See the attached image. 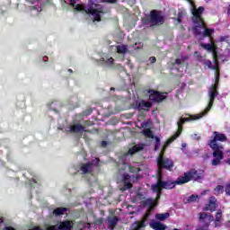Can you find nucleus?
<instances>
[{
  "instance_id": "obj_1",
  "label": "nucleus",
  "mask_w": 230,
  "mask_h": 230,
  "mask_svg": "<svg viewBox=\"0 0 230 230\" xmlns=\"http://www.w3.org/2000/svg\"><path fill=\"white\" fill-rule=\"evenodd\" d=\"M213 136L212 139L208 141V146L213 150L212 155L215 158L212 160L211 164L212 166H220L224 159V146L217 142L226 143L227 136L217 131H214Z\"/></svg>"
},
{
  "instance_id": "obj_2",
  "label": "nucleus",
  "mask_w": 230,
  "mask_h": 230,
  "mask_svg": "<svg viewBox=\"0 0 230 230\" xmlns=\"http://www.w3.org/2000/svg\"><path fill=\"white\" fill-rule=\"evenodd\" d=\"M217 198L215 196H211L208 198V204L203 208L204 212H199L198 214L199 222L202 224L196 230H209V226H211V222L215 220V217L212 214H208L206 211H210V213H215L217 211V208H218V204L217 203Z\"/></svg>"
},
{
  "instance_id": "obj_3",
  "label": "nucleus",
  "mask_w": 230,
  "mask_h": 230,
  "mask_svg": "<svg viewBox=\"0 0 230 230\" xmlns=\"http://www.w3.org/2000/svg\"><path fill=\"white\" fill-rule=\"evenodd\" d=\"M220 84V74L216 73L215 74V83L212 84L209 88L208 91V96H209V101L207 108L199 114L196 115H191L193 119H200V118H204L209 111L213 108V104L215 103V98L218 96V85Z\"/></svg>"
},
{
  "instance_id": "obj_4",
  "label": "nucleus",
  "mask_w": 230,
  "mask_h": 230,
  "mask_svg": "<svg viewBox=\"0 0 230 230\" xmlns=\"http://www.w3.org/2000/svg\"><path fill=\"white\" fill-rule=\"evenodd\" d=\"M197 120V119H193V117L190 115V117L189 118H181L179 119V121L177 122V126H178V129L177 132L172 135L169 139H167V141L165 142V145L163 146V149L161 152H165L166 148H168L169 145H172V142L175 141V139H177V137H179V136H181V134H182V130H183V125L185 123H188V121H195Z\"/></svg>"
},
{
  "instance_id": "obj_5",
  "label": "nucleus",
  "mask_w": 230,
  "mask_h": 230,
  "mask_svg": "<svg viewBox=\"0 0 230 230\" xmlns=\"http://www.w3.org/2000/svg\"><path fill=\"white\" fill-rule=\"evenodd\" d=\"M197 171L196 169H190L183 173L182 176H180L178 184H188L190 181H200L204 179V171Z\"/></svg>"
},
{
  "instance_id": "obj_6",
  "label": "nucleus",
  "mask_w": 230,
  "mask_h": 230,
  "mask_svg": "<svg viewBox=\"0 0 230 230\" xmlns=\"http://www.w3.org/2000/svg\"><path fill=\"white\" fill-rule=\"evenodd\" d=\"M156 163L158 166V175L159 173H163V170H168V172L173 170L174 164L171 159L164 157V152H160Z\"/></svg>"
},
{
  "instance_id": "obj_7",
  "label": "nucleus",
  "mask_w": 230,
  "mask_h": 230,
  "mask_svg": "<svg viewBox=\"0 0 230 230\" xmlns=\"http://www.w3.org/2000/svg\"><path fill=\"white\" fill-rule=\"evenodd\" d=\"M181 176L176 179V181H163V173L159 172L157 182L153 186V190H157V188H163L164 190H173L175 186H182V183H178Z\"/></svg>"
},
{
  "instance_id": "obj_8",
  "label": "nucleus",
  "mask_w": 230,
  "mask_h": 230,
  "mask_svg": "<svg viewBox=\"0 0 230 230\" xmlns=\"http://www.w3.org/2000/svg\"><path fill=\"white\" fill-rule=\"evenodd\" d=\"M147 22L152 26H161L164 24V16L159 13L157 10H152L150 12L149 17L147 18Z\"/></svg>"
},
{
  "instance_id": "obj_9",
  "label": "nucleus",
  "mask_w": 230,
  "mask_h": 230,
  "mask_svg": "<svg viewBox=\"0 0 230 230\" xmlns=\"http://www.w3.org/2000/svg\"><path fill=\"white\" fill-rule=\"evenodd\" d=\"M204 6H199L197 8L195 4L192 5L191 13H192V22L193 24H199L202 26L204 22V18H202V14L204 13Z\"/></svg>"
},
{
  "instance_id": "obj_10",
  "label": "nucleus",
  "mask_w": 230,
  "mask_h": 230,
  "mask_svg": "<svg viewBox=\"0 0 230 230\" xmlns=\"http://www.w3.org/2000/svg\"><path fill=\"white\" fill-rule=\"evenodd\" d=\"M149 100L155 103H163L168 98V93L159 92L157 90H148Z\"/></svg>"
},
{
  "instance_id": "obj_11",
  "label": "nucleus",
  "mask_w": 230,
  "mask_h": 230,
  "mask_svg": "<svg viewBox=\"0 0 230 230\" xmlns=\"http://www.w3.org/2000/svg\"><path fill=\"white\" fill-rule=\"evenodd\" d=\"M93 166H100V158H96L95 160H92L86 164H82L80 170L82 171L83 175L91 173L93 172Z\"/></svg>"
},
{
  "instance_id": "obj_12",
  "label": "nucleus",
  "mask_w": 230,
  "mask_h": 230,
  "mask_svg": "<svg viewBox=\"0 0 230 230\" xmlns=\"http://www.w3.org/2000/svg\"><path fill=\"white\" fill-rule=\"evenodd\" d=\"M155 190L158 191L156 198L155 199L148 198L144 201V205L148 206L149 209H154V208H157V206H159V200L161 199V191L158 188H156V190Z\"/></svg>"
},
{
  "instance_id": "obj_13",
  "label": "nucleus",
  "mask_w": 230,
  "mask_h": 230,
  "mask_svg": "<svg viewBox=\"0 0 230 230\" xmlns=\"http://www.w3.org/2000/svg\"><path fill=\"white\" fill-rule=\"evenodd\" d=\"M97 4H91V6H89L88 9H85V13H88L89 15H93V21H97L100 22L102 21V16L100 13H102V11L96 9Z\"/></svg>"
},
{
  "instance_id": "obj_14",
  "label": "nucleus",
  "mask_w": 230,
  "mask_h": 230,
  "mask_svg": "<svg viewBox=\"0 0 230 230\" xmlns=\"http://www.w3.org/2000/svg\"><path fill=\"white\" fill-rule=\"evenodd\" d=\"M67 132H70V134H78L79 132H90L89 130L85 129V127H84L82 124H74L69 127V130Z\"/></svg>"
},
{
  "instance_id": "obj_15",
  "label": "nucleus",
  "mask_w": 230,
  "mask_h": 230,
  "mask_svg": "<svg viewBox=\"0 0 230 230\" xmlns=\"http://www.w3.org/2000/svg\"><path fill=\"white\" fill-rule=\"evenodd\" d=\"M186 63V57H181L174 60V62L172 63V66L173 69H177L180 73H182V70H181V67L184 66Z\"/></svg>"
},
{
  "instance_id": "obj_16",
  "label": "nucleus",
  "mask_w": 230,
  "mask_h": 230,
  "mask_svg": "<svg viewBox=\"0 0 230 230\" xmlns=\"http://www.w3.org/2000/svg\"><path fill=\"white\" fill-rule=\"evenodd\" d=\"M136 105L137 111H149L148 109L152 108V102H145V100H141Z\"/></svg>"
},
{
  "instance_id": "obj_17",
  "label": "nucleus",
  "mask_w": 230,
  "mask_h": 230,
  "mask_svg": "<svg viewBox=\"0 0 230 230\" xmlns=\"http://www.w3.org/2000/svg\"><path fill=\"white\" fill-rule=\"evenodd\" d=\"M149 227L154 230H166V226L164 224L155 220L150 222Z\"/></svg>"
},
{
  "instance_id": "obj_18",
  "label": "nucleus",
  "mask_w": 230,
  "mask_h": 230,
  "mask_svg": "<svg viewBox=\"0 0 230 230\" xmlns=\"http://www.w3.org/2000/svg\"><path fill=\"white\" fill-rule=\"evenodd\" d=\"M148 220V215H146L142 220L140 221H136L134 223V226H135V229L137 230H141L145 227H146V221Z\"/></svg>"
},
{
  "instance_id": "obj_19",
  "label": "nucleus",
  "mask_w": 230,
  "mask_h": 230,
  "mask_svg": "<svg viewBox=\"0 0 230 230\" xmlns=\"http://www.w3.org/2000/svg\"><path fill=\"white\" fill-rule=\"evenodd\" d=\"M212 55H213V62L216 65L212 66L210 69H213V71H216V73H218V75H220V66L218 65V54L217 53V51L214 50Z\"/></svg>"
},
{
  "instance_id": "obj_20",
  "label": "nucleus",
  "mask_w": 230,
  "mask_h": 230,
  "mask_svg": "<svg viewBox=\"0 0 230 230\" xmlns=\"http://www.w3.org/2000/svg\"><path fill=\"white\" fill-rule=\"evenodd\" d=\"M107 221H108L109 229L113 230L114 227L118 226V222H119V218H118V217L116 216L108 217Z\"/></svg>"
},
{
  "instance_id": "obj_21",
  "label": "nucleus",
  "mask_w": 230,
  "mask_h": 230,
  "mask_svg": "<svg viewBox=\"0 0 230 230\" xmlns=\"http://www.w3.org/2000/svg\"><path fill=\"white\" fill-rule=\"evenodd\" d=\"M212 33H215V29L205 28L203 33L201 34V38H199V40H204L206 37H208L211 42H213Z\"/></svg>"
},
{
  "instance_id": "obj_22",
  "label": "nucleus",
  "mask_w": 230,
  "mask_h": 230,
  "mask_svg": "<svg viewBox=\"0 0 230 230\" xmlns=\"http://www.w3.org/2000/svg\"><path fill=\"white\" fill-rule=\"evenodd\" d=\"M196 26H194L192 28V31L193 34L195 35V37H199L200 35H202V31L200 29H204L206 27V22H203V23L201 25L199 24H195Z\"/></svg>"
},
{
  "instance_id": "obj_23",
  "label": "nucleus",
  "mask_w": 230,
  "mask_h": 230,
  "mask_svg": "<svg viewBox=\"0 0 230 230\" xmlns=\"http://www.w3.org/2000/svg\"><path fill=\"white\" fill-rule=\"evenodd\" d=\"M215 227H220L222 226V209H218L216 213Z\"/></svg>"
},
{
  "instance_id": "obj_24",
  "label": "nucleus",
  "mask_w": 230,
  "mask_h": 230,
  "mask_svg": "<svg viewBox=\"0 0 230 230\" xmlns=\"http://www.w3.org/2000/svg\"><path fill=\"white\" fill-rule=\"evenodd\" d=\"M72 228H73V225L69 220L63 221L58 226L59 230H71Z\"/></svg>"
},
{
  "instance_id": "obj_25",
  "label": "nucleus",
  "mask_w": 230,
  "mask_h": 230,
  "mask_svg": "<svg viewBox=\"0 0 230 230\" xmlns=\"http://www.w3.org/2000/svg\"><path fill=\"white\" fill-rule=\"evenodd\" d=\"M64 213H67V208L59 207L53 210L52 215L60 217V215H64Z\"/></svg>"
},
{
  "instance_id": "obj_26",
  "label": "nucleus",
  "mask_w": 230,
  "mask_h": 230,
  "mask_svg": "<svg viewBox=\"0 0 230 230\" xmlns=\"http://www.w3.org/2000/svg\"><path fill=\"white\" fill-rule=\"evenodd\" d=\"M156 220H159L160 222H164L167 218H170V213L165 212V213H158L155 215Z\"/></svg>"
},
{
  "instance_id": "obj_27",
  "label": "nucleus",
  "mask_w": 230,
  "mask_h": 230,
  "mask_svg": "<svg viewBox=\"0 0 230 230\" xmlns=\"http://www.w3.org/2000/svg\"><path fill=\"white\" fill-rule=\"evenodd\" d=\"M128 51V46H127V45L117 46V53L119 55H127Z\"/></svg>"
},
{
  "instance_id": "obj_28",
  "label": "nucleus",
  "mask_w": 230,
  "mask_h": 230,
  "mask_svg": "<svg viewBox=\"0 0 230 230\" xmlns=\"http://www.w3.org/2000/svg\"><path fill=\"white\" fill-rule=\"evenodd\" d=\"M222 193H224V186L223 185H217L214 189V195H217V197H218V195H222Z\"/></svg>"
},
{
  "instance_id": "obj_29",
  "label": "nucleus",
  "mask_w": 230,
  "mask_h": 230,
  "mask_svg": "<svg viewBox=\"0 0 230 230\" xmlns=\"http://www.w3.org/2000/svg\"><path fill=\"white\" fill-rule=\"evenodd\" d=\"M184 15H185V13L181 9H179L177 18H176V21L179 24L182 22V19L184 18Z\"/></svg>"
},
{
  "instance_id": "obj_30",
  "label": "nucleus",
  "mask_w": 230,
  "mask_h": 230,
  "mask_svg": "<svg viewBox=\"0 0 230 230\" xmlns=\"http://www.w3.org/2000/svg\"><path fill=\"white\" fill-rule=\"evenodd\" d=\"M140 150H143V146H133L132 148H130V149L128 150V153H129L131 155H134V154H137V152H140Z\"/></svg>"
},
{
  "instance_id": "obj_31",
  "label": "nucleus",
  "mask_w": 230,
  "mask_h": 230,
  "mask_svg": "<svg viewBox=\"0 0 230 230\" xmlns=\"http://www.w3.org/2000/svg\"><path fill=\"white\" fill-rule=\"evenodd\" d=\"M101 61L104 62L106 66H112V64H114V58H101Z\"/></svg>"
},
{
  "instance_id": "obj_32",
  "label": "nucleus",
  "mask_w": 230,
  "mask_h": 230,
  "mask_svg": "<svg viewBox=\"0 0 230 230\" xmlns=\"http://www.w3.org/2000/svg\"><path fill=\"white\" fill-rule=\"evenodd\" d=\"M199 46L203 48V49H207V51H213L214 49L213 45H211L210 43H200Z\"/></svg>"
},
{
  "instance_id": "obj_33",
  "label": "nucleus",
  "mask_w": 230,
  "mask_h": 230,
  "mask_svg": "<svg viewBox=\"0 0 230 230\" xmlns=\"http://www.w3.org/2000/svg\"><path fill=\"white\" fill-rule=\"evenodd\" d=\"M197 200H199V195L192 194L189 198H187L186 202L191 203V202H197Z\"/></svg>"
},
{
  "instance_id": "obj_34",
  "label": "nucleus",
  "mask_w": 230,
  "mask_h": 230,
  "mask_svg": "<svg viewBox=\"0 0 230 230\" xmlns=\"http://www.w3.org/2000/svg\"><path fill=\"white\" fill-rule=\"evenodd\" d=\"M155 151L157 152V150H159V146H161V138H159V137H155Z\"/></svg>"
},
{
  "instance_id": "obj_35",
  "label": "nucleus",
  "mask_w": 230,
  "mask_h": 230,
  "mask_svg": "<svg viewBox=\"0 0 230 230\" xmlns=\"http://www.w3.org/2000/svg\"><path fill=\"white\" fill-rule=\"evenodd\" d=\"M89 8V6H85V5H82V4H77L75 6V10H77V12H85V10H87Z\"/></svg>"
},
{
  "instance_id": "obj_36",
  "label": "nucleus",
  "mask_w": 230,
  "mask_h": 230,
  "mask_svg": "<svg viewBox=\"0 0 230 230\" xmlns=\"http://www.w3.org/2000/svg\"><path fill=\"white\" fill-rule=\"evenodd\" d=\"M128 170H129L130 173H139V172H140L139 168L132 166V165L128 166Z\"/></svg>"
},
{
  "instance_id": "obj_37",
  "label": "nucleus",
  "mask_w": 230,
  "mask_h": 230,
  "mask_svg": "<svg viewBox=\"0 0 230 230\" xmlns=\"http://www.w3.org/2000/svg\"><path fill=\"white\" fill-rule=\"evenodd\" d=\"M144 134L146 137H154V135H152V130L150 128H147L144 131Z\"/></svg>"
},
{
  "instance_id": "obj_38",
  "label": "nucleus",
  "mask_w": 230,
  "mask_h": 230,
  "mask_svg": "<svg viewBox=\"0 0 230 230\" xmlns=\"http://www.w3.org/2000/svg\"><path fill=\"white\" fill-rule=\"evenodd\" d=\"M225 193L226 195H227L228 197H230V182L226 184L225 187Z\"/></svg>"
},
{
  "instance_id": "obj_39",
  "label": "nucleus",
  "mask_w": 230,
  "mask_h": 230,
  "mask_svg": "<svg viewBox=\"0 0 230 230\" xmlns=\"http://www.w3.org/2000/svg\"><path fill=\"white\" fill-rule=\"evenodd\" d=\"M124 188H126V190H130V188H132V182L124 181Z\"/></svg>"
},
{
  "instance_id": "obj_40",
  "label": "nucleus",
  "mask_w": 230,
  "mask_h": 230,
  "mask_svg": "<svg viewBox=\"0 0 230 230\" xmlns=\"http://www.w3.org/2000/svg\"><path fill=\"white\" fill-rule=\"evenodd\" d=\"M84 116H91L93 114V109H87L84 111Z\"/></svg>"
},
{
  "instance_id": "obj_41",
  "label": "nucleus",
  "mask_w": 230,
  "mask_h": 230,
  "mask_svg": "<svg viewBox=\"0 0 230 230\" xmlns=\"http://www.w3.org/2000/svg\"><path fill=\"white\" fill-rule=\"evenodd\" d=\"M123 181H124V182H129V181H130V175H128V174H123Z\"/></svg>"
},
{
  "instance_id": "obj_42",
  "label": "nucleus",
  "mask_w": 230,
  "mask_h": 230,
  "mask_svg": "<svg viewBox=\"0 0 230 230\" xmlns=\"http://www.w3.org/2000/svg\"><path fill=\"white\" fill-rule=\"evenodd\" d=\"M229 40V36H222V37L220 38V41H221V42H226V40Z\"/></svg>"
},
{
  "instance_id": "obj_43",
  "label": "nucleus",
  "mask_w": 230,
  "mask_h": 230,
  "mask_svg": "<svg viewBox=\"0 0 230 230\" xmlns=\"http://www.w3.org/2000/svg\"><path fill=\"white\" fill-rule=\"evenodd\" d=\"M149 60H150L151 64H155V62L157 61V59L155 58V57H151V58H149Z\"/></svg>"
},
{
  "instance_id": "obj_44",
  "label": "nucleus",
  "mask_w": 230,
  "mask_h": 230,
  "mask_svg": "<svg viewBox=\"0 0 230 230\" xmlns=\"http://www.w3.org/2000/svg\"><path fill=\"white\" fill-rule=\"evenodd\" d=\"M104 1H105V3H111V4L118 2V0H104Z\"/></svg>"
},
{
  "instance_id": "obj_45",
  "label": "nucleus",
  "mask_w": 230,
  "mask_h": 230,
  "mask_svg": "<svg viewBox=\"0 0 230 230\" xmlns=\"http://www.w3.org/2000/svg\"><path fill=\"white\" fill-rule=\"evenodd\" d=\"M101 145H102V146H103V147L107 146V141L102 140V141L101 142Z\"/></svg>"
},
{
  "instance_id": "obj_46",
  "label": "nucleus",
  "mask_w": 230,
  "mask_h": 230,
  "mask_svg": "<svg viewBox=\"0 0 230 230\" xmlns=\"http://www.w3.org/2000/svg\"><path fill=\"white\" fill-rule=\"evenodd\" d=\"M207 66H208V67H209V69H210V67L212 66V63H211L210 60H208V61H207Z\"/></svg>"
},
{
  "instance_id": "obj_47",
  "label": "nucleus",
  "mask_w": 230,
  "mask_h": 230,
  "mask_svg": "<svg viewBox=\"0 0 230 230\" xmlns=\"http://www.w3.org/2000/svg\"><path fill=\"white\" fill-rule=\"evenodd\" d=\"M32 182V184H37V180H35V179H31V183Z\"/></svg>"
},
{
  "instance_id": "obj_48",
  "label": "nucleus",
  "mask_w": 230,
  "mask_h": 230,
  "mask_svg": "<svg viewBox=\"0 0 230 230\" xmlns=\"http://www.w3.org/2000/svg\"><path fill=\"white\" fill-rule=\"evenodd\" d=\"M47 230H57V228L55 226H49Z\"/></svg>"
},
{
  "instance_id": "obj_49",
  "label": "nucleus",
  "mask_w": 230,
  "mask_h": 230,
  "mask_svg": "<svg viewBox=\"0 0 230 230\" xmlns=\"http://www.w3.org/2000/svg\"><path fill=\"white\" fill-rule=\"evenodd\" d=\"M4 222V218L1 217L0 218V225L3 224Z\"/></svg>"
},
{
  "instance_id": "obj_50",
  "label": "nucleus",
  "mask_w": 230,
  "mask_h": 230,
  "mask_svg": "<svg viewBox=\"0 0 230 230\" xmlns=\"http://www.w3.org/2000/svg\"><path fill=\"white\" fill-rule=\"evenodd\" d=\"M71 4H75V0H70Z\"/></svg>"
},
{
  "instance_id": "obj_51",
  "label": "nucleus",
  "mask_w": 230,
  "mask_h": 230,
  "mask_svg": "<svg viewBox=\"0 0 230 230\" xmlns=\"http://www.w3.org/2000/svg\"><path fill=\"white\" fill-rule=\"evenodd\" d=\"M189 3H190L191 4H193V0H187Z\"/></svg>"
},
{
  "instance_id": "obj_52",
  "label": "nucleus",
  "mask_w": 230,
  "mask_h": 230,
  "mask_svg": "<svg viewBox=\"0 0 230 230\" xmlns=\"http://www.w3.org/2000/svg\"><path fill=\"white\" fill-rule=\"evenodd\" d=\"M68 73H73V69H68Z\"/></svg>"
},
{
  "instance_id": "obj_53",
  "label": "nucleus",
  "mask_w": 230,
  "mask_h": 230,
  "mask_svg": "<svg viewBox=\"0 0 230 230\" xmlns=\"http://www.w3.org/2000/svg\"><path fill=\"white\" fill-rule=\"evenodd\" d=\"M200 139V136H199L198 137H197V140L199 141Z\"/></svg>"
},
{
  "instance_id": "obj_54",
  "label": "nucleus",
  "mask_w": 230,
  "mask_h": 230,
  "mask_svg": "<svg viewBox=\"0 0 230 230\" xmlns=\"http://www.w3.org/2000/svg\"><path fill=\"white\" fill-rule=\"evenodd\" d=\"M183 148L186 146V144H182Z\"/></svg>"
},
{
  "instance_id": "obj_55",
  "label": "nucleus",
  "mask_w": 230,
  "mask_h": 230,
  "mask_svg": "<svg viewBox=\"0 0 230 230\" xmlns=\"http://www.w3.org/2000/svg\"><path fill=\"white\" fill-rule=\"evenodd\" d=\"M33 230H40V229H39V228H34Z\"/></svg>"
},
{
  "instance_id": "obj_56",
  "label": "nucleus",
  "mask_w": 230,
  "mask_h": 230,
  "mask_svg": "<svg viewBox=\"0 0 230 230\" xmlns=\"http://www.w3.org/2000/svg\"><path fill=\"white\" fill-rule=\"evenodd\" d=\"M172 230H179L178 228H174V229H172Z\"/></svg>"
},
{
  "instance_id": "obj_57",
  "label": "nucleus",
  "mask_w": 230,
  "mask_h": 230,
  "mask_svg": "<svg viewBox=\"0 0 230 230\" xmlns=\"http://www.w3.org/2000/svg\"><path fill=\"white\" fill-rule=\"evenodd\" d=\"M227 224H230V221H227Z\"/></svg>"
},
{
  "instance_id": "obj_58",
  "label": "nucleus",
  "mask_w": 230,
  "mask_h": 230,
  "mask_svg": "<svg viewBox=\"0 0 230 230\" xmlns=\"http://www.w3.org/2000/svg\"><path fill=\"white\" fill-rule=\"evenodd\" d=\"M133 230H137V229L134 227V229H133Z\"/></svg>"
},
{
  "instance_id": "obj_59",
  "label": "nucleus",
  "mask_w": 230,
  "mask_h": 230,
  "mask_svg": "<svg viewBox=\"0 0 230 230\" xmlns=\"http://www.w3.org/2000/svg\"><path fill=\"white\" fill-rule=\"evenodd\" d=\"M228 15H230V13H227Z\"/></svg>"
}]
</instances>
